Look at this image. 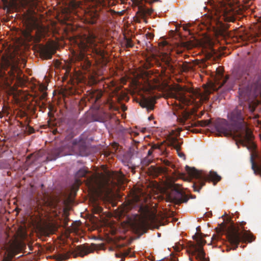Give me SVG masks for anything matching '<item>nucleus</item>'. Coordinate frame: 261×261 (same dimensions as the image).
Segmentation results:
<instances>
[{
    "instance_id": "nucleus-35",
    "label": "nucleus",
    "mask_w": 261,
    "mask_h": 261,
    "mask_svg": "<svg viewBox=\"0 0 261 261\" xmlns=\"http://www.w3.org/2000/svg\"><path fill=\"white\" fill-rule=\"evenodd\" d=\"M224 19V20L225 21H233L235 20V17H223Z\"/></svg>"
},
{
    "instance_id": "nucleus-15",
    "label": "nucleus",
    "mask_w": 261,
    "mask_h": 261,
    "mask_svg": "<svg viewBox=\"0 0 261 261\" xmlns=\"http://www.w3.org/2000/svg\"><path fill=\"white\" fill-rule=\"evenodd\" d=\"M139 103L141 107L146 108L149 111L153 110L155 99L153 97H143L139 100Z\"/></svg>"
},
{
    "instance_id": "nucleus-27",
    "label": "nucleus",
    "mask_w": 261,
    "mask_h": 261,
    "mask_svg": "<svg viewBox=\"0 0 261 261\" xmlns=\"http://www.w3.org/2000/svg\"><path fill=\"white\" fill-rule=\"evenodd\" d=\"M251 160L252 162V169L255 172H256V170H257L261 174V166L260 167H258L254 162L252 158H251Z\"/></svg>"
},
{
    "instance_id": "nucleus-6",
    "label": "nucleus",
    "mask_w": 261,
    "mask_h": 261,
    "mask_svg": "<svg viewBox=\"0 0 261 261\" xmlns=\"http://www.w3.org/2000/svg\"><path fill=\"white\" fill-rule=\"evenodd\" d=\"M19 60L11 55H3L0 58V79L6 81L7 79L6 71L10 67L8 73L10 76H14L15 72L19 70Z\"/></svg>"
},
{
    "instance_id": "nucleus-21",
    "label": "nucleus",
    "mask_w": 261,
    "mask_h": 261,
    "mask_svg": "<svg viewBox=\"0 0 261 261\" xmlns=\"http://www.w3.org/2000/svg\"><path fill=\"white\" fill-rule=\"evenodd\" d=\"M170 145L174 147L175 149L177 150V151H178L180 149V144L178 142L176 138L172 137L171 138L170 140Z\"/></svg>"
},
{
    "instance_id": "nucleus-47",
    "label": "nucleus",
    "mask_w": 261,
    "mask_h": 261,
    "mask_svg": "<svg viewBox=\"0 0 261 261\" xmlns=\"http://www.w3.org/2000/svg\"><path fill=\"white\" fill-rule=\"evenodd\" d=\"M139 17H133V20H135L136 19H137Z\"/></svg>"
},
{
    "instance_id": "nucleus-11",
    "label": "nucleus",
    "mask_w": 261,
    "mask_h": 261,
    "mask_svg": "<svg viewBox=\"0 0 261 261\" xmlns=\"http://www.w3.org/2000/svg\"><path fill=\"white\" fill-rule=\"evenodd\" d=\"M167 198L169 201L177 205L186 203L189 200V197L185 193L176 188L174 189V191L168 196Z\"/></svg>"
},
{
    "instance_id": "nucleus-4",
    "label": "nucleus",
    "mask_w": 261,
    "mask_h": 261,
    "mask_svg": "<svg viewBox=\"0 0 261 261\" xmlns=\"http://www.w3.org/2000/svg\"><path fill=\"white\" fill-rule=\"evenodd\" d=\"M226 237L232 247L227 246V251L231 249L236 250L240 242L246 243H251L255 240V237L250 231L240 232L239 229L231 224L226 228Z\"/></svg>"
},
{
    "instance_id": "nucleus-3",
    "label": "nucleus",
    "mask_w": 261,
    "mask_h": 261,
    "mask_svg": "<svg viewBox=\"0 0 261 261\" xmlns=\"http://www.w3.org/2000/svg\"><path fill=\"white\" fill-rule=\"evenodd\" d=\"M3 9L7 13L11 11H22L21 16H44V14H39L41 11L40 5L41 0H2Z\"/></svg>"
},
{
    "instance_id": "nucleus-14",
    "label": "nucleus",
    "mask_w": 261,
    "mask_h": 261,
    "mask_svg": "<svg viewBox=\"0 0 261 261\" xmlns=\"http://www.w3.org/2000/svg\"><path fill=\"white\" fill-rule=\"evenodd\" d=\"M55 53V50L54 47L50 45L42 46L40 48V55L45 59H50Z\"/></svg>"
},
{
    "instance_id": "nucleus-5",
    "label": "nucleus",
    "mask_w": 261,
    "mask_h": 261,
    "mask_svg": "<svg viewBox=\"0 0 261 261\" xmlns=\"http://www.w3.org/2000/svg\"><path fill=\"white\" fill-rule=\"evenodd\" d=\"M185 169L191 177L197 180V181L194 182L192 185L195 192H199L206 181H212L215 185L221 179V177L217 172L213 171H211L208 174H206L202 171L197 170L194 167H190L187 165L185 167Z\"/></svg>"
},
{
    "instance_id": "nucleus-25",
    "label": "nucleus",
    "mask_w": 261,
    "mask_h": 261,
    "mask_svg": "<svg viewBox=\"0 0 261 261\" xmlns=\"http://www.w3.org/2000/svg\"><path fill=\"white\" fill-rule=\"evenodd\" d=\"M139 11L141 12H142L144 15L145 14H151V10H150L148 8H146L145 7H143L142 5L141 4H139Z\"/></svg>"
},
{
    "instance_id": "nucleus-29",
    "label": "nucleus",
    "mask_w": 261,
    "mask_h": 261,
    "mask_svg": "<svg viewBox=\"0 0 261 261\" xmlns=\"http://www.w3.org/2000/svg\"><path fill=\"white\" fill-rule=\"evenodd\" d=\"M93 51L94 52L96 55L102 57L104 55V51L103 50L94 47L93 48Z\"/></svg>"
},
{
    "instance_id": "nucleus-46",
    "label": "nucleus",
    "mask_w": 261,
    "mask_h": 261,
    "mask_svg": "<svg viewBox=\"0 0 261 261\" xmlns=\"http://www.w3.org/2000/svg\"><path fill=\"white\" fill-rule=\"evenodd\" d=\"M201 16L205 17V16H211V15H208L207 14H204L203 15H202Z\"/></svg>"
},
{
    "instance_id": "nucleus-49",
    "label": "nucleus",
    "mask_w": 261,
    "mask_h": 261,
    "mask_svg": "<svg viewBox=\"0 0 261 261\" xmlns=\"http://www.w3.org/2000/svg\"><path fill=\"white\" fill-rule=\"evenodd\" d=\"M152 119V117L151 116L149 117V118H148V119H149V120H151V119Z\"/></svg>"
},
{
    "instance_id": "nucleus-23",
    "label": "nucleus",
    "mask_w": 261,
    "mask_h": 261,
    "mask_svg": "<svg viewBox=\"0 0 261 261\" xmlns=\"http://www.w3.org/2000/svg\"><path fill=\"white\" fill-rule=\"evenodd\" d=\"M89 173V171L85 168L80 169L76 173L77 177H85Z\"/></svg>"
},
{
    "instance_id": "nucleus-31",
    "label": "nucleus",
    "mask_w": 261,
    "mask_h": 261,
    "mask_svg": "<svg viewBox=\"0 0 261 261\" xmlns=\"http://www.w3.org/2000/svg\"><path fill=\"white\" fill-rule=\"evenodd\" d=\"M257 21L258 22L255 23L254 24V27L256 29H258L259 30H260L261 31V17H258Z\"/></svg>"
},
{
    "instance_id": "nucleus-56",
    "label": "nucleus",
    "mask_w": 261,
    "mask_h": 261,
    "mask_svg": "<svg viewBox=\"0 0 261 261\" xmlns=\"http://www.w3.org/2000/svg\"><path fill=\"white\" fill-rule=\"evenodd\" d=\"M245 224V222H242V224Z\"/></svg>"
},
{
    "instance_id": "nucleus-30",
    "label": "nucleus",
    "mask_w": 261,
    "mask_h": 261,
    "mask_svg": "<svg viewBox=\"0 0 261 261\" xmlns=\"http://www.w3.org/2000/svg\"><path fill=\"white\" fill-rule=\"evenodd\" d=\"M125 41L126 47H132L134 46V44L130 38L125 37Z\"/></svg>"
},
{
    "instance_id": "nucleus-51",
    "label": "nucleus",
    "mask_w": 261,
    "mask_h": 261,
    "mask_svg": "<svg viewBox=\"0 0 261 261\" xmlns=\"http://www.w3.org/2000/svg\"><path fill=\"white\" fill-rule=\"evenodd\" d=\"M183 28H184V29L185 30H187V29L186 28V27L184 26V27H183Z\"/></svg>"
},
{
    "instance_id": "nucleus-2",
    "label": "nucleus",
    "mask_w": 261,
    "mask_h": 261,
    "mask_svg": "<svg viewBox=\"0 0 261 261\" xmlns=\"http://www.w3.org/2000/svg\"><path fill=\"white\" fill-rule=\"evenodd\" d=\"M255 92V97L254 101L251 105L253 110L251 111L247 106L248 100L241 99L240 91H239V99L241 102V106L233 110L228 114V118L231 122V125L234 127L237 131V135L240 137V141L241 144L245 147H247L248 149H253L255 147V145L252 142L253 136L252 132L247 126L246 123L244 121L242 114V110H248L250 112L253 113L256 107L261 102L257 99L258 95H261V89L259 87L258 84Z\"/></svg>"
},
{
    "instance_id": "nucleus-12",
    "label": "nucleus",
    "mask_w": 261,
    "mask_h": 261,
    "mask_svg": "<svg viewBox=\"0 0 261 261\" xmlns=\"http://www.w3.org/2000/svg\"><path fill=\"white\" fill-rule=\"evenodd\" d=\"M210 25L213 28L219 30L220 31L224 32L228 29V25L222 22L218 18L220 17H206Z\"/></svg>"
},
{
    "instance_id": "nucleus-10",
    "label": "nucleus",
    "mask_w": 261,
    "mask_h": 261,
    "mask_svg": "<svg viewBox=\"0 0 261 261\" xmlns=\"http://www.w3.org/2000/svg\"><path fill=\"white\" fill-rule=\"evenodd\" d=\"M21 19L23 27H25L27 35H31L30 33L33 30H36L35 34L40 32L39 37L43 36L42 30L43 27L41 24V20L38 19L39 17H19Z\"/></svg>"
},
{
    "instance_id": "nucleus-37",
    "label": "nucleus",
    "mask_w": 261,
    "mask_h": 261,
    "mask_svg": "<svg viewBox=\"0 0 261 261\" xmlns=\"http://www.w3.org/2000/svg\"><path fill=\"white\" fill-rule=\"evenodd\" d=\"M157 1L158 0H140L139 1H138V3H140L142 1H144L146 3H153L154 2H155V1Z\"/></svg>"
},
{
    "instance_id": "nucleus-34",
    "label": "nucleus",
    "mask_w": 261,
    "mask_h": 261,
    "mask_svg": "<svg viewBox=\"0 0 261 261\" xmlns=\"http://www.w3.org/2000/svg\"><path fill=\"white\" fill-rule=\"evenodd\" d=\"M146 38L148 40H151L153 38L154 35L151 33H147L145 35Z\"/></svg>"
},
{
    "instance_id": "nucleus-33",
    "label": "nucleus",
    "mask_w": 261,
    "mask_h": 261,
    "mask_svg": "<svg viewBox=\"0 0 261 261\" xmlns=\"http://www.w3.org/2000/svg\"><path fill=\"white\" fill-rule=\"evenodd\" d=\"M191 68V66L189 65L187 63L184 64L182 67V69L184 71H187L190 70Z\"/></svg>"
},
{
    "instance_id": "nucleus-20",
    "label": "nucleus",
    "mask_w": 261,
    "mask_h": 261,
    "mask_svg": "<svg viewBox=\"0 0 261 261\" xmlns=\"http://www.w3.org/2000/svg\"><path fill=\"white\" fill-rule=\"evenodd\" d=\"M81 20L85 23L93 25L97 23L98 17H80Z\"/></svg>"
},
{
    "instance_id": "nucleus-42",
    "label": "nucleus",
    "mask_w": 261,
    "mask_h": 261,
    "mask_svg": "<svg viewBox=\"0 0 261 261\" xmlns=\"http://www.w3.org/2000/svg\"><path fill=\"white\" fill-rule=\"evenodd\" d=\"M76 182L77 185V189L79 188V186L82 184V181L80 180L76 179Z\"/></svg>"
},
{
    "instance_id": "nucleus-44",
    "label": "nucleus",
    "mask_w": 261,
    "mask_h": 261,
    "mask_svg": "<svg viewBox=\"0 0 261 261\" xmlns=\"http://www.w3.org/2000/svg\"><path fill=\"white\" fill-rule=\"evenodd\" d=\"M165 164L167 166H170V162L168 161H166L165 162Z\"/></svg>"
},
{
    "instance_id": "nucleus-36",
    "label": "nucleus",
    "mask_w": 261,
    "mask_h": 261,
    "mask_svg": "<svg viewBox=\"0 0 261 261\" xmlns=\"http://www.w3.org/2000/svg\"><path fill=\"white\" fill-rule=\"evenodd\" d=\"M40 90L42 91V92H44L45 91L46 89H47V87L46 86H45L43 84H41L40 86Z\"/></svg>"
},
{
    "instance_id": "nucleus-1",
    "label": "nucleus",
    "mask_w": 261,
    "mask_h": 261,
    "mask_svg": "<svg viewBox=\"0 0 261 261\" xmlns=\"http://www.w3.org/2000/svg\"><path fill=\"white\" fill-rule=\"evenodd\" d=\"M223 68L219 67L216 71L214 90L223 88L224 91H229L238 85L242 88H239L241 99L248 100L247 106L251 111L253 110L251 106L254 101L255 92L259 81L258 72L250 66H240L234 69L230 75L224 76Z\"/></svg>"
},
{
    "instance_id": "nucleus-52",
    "label": "nucleus",
    "mask_w": 261,
    "mask_h": 261,
    "mask_svg": "<svg viewBox=\"0 0 261 261\" xmlns=\"http://www.w3.org/2000/svg\"><path fill=\"white\" fill-rule=\"evenodd\" d=\"M55 18H57L58 20H60V19H59V18H60V17H55Z\"/></svg>"
},
{
    "instance_id": "nucleus-19",
    "label": "nucleus",
    "mask_w": 261,
    "mask_h": 261,
    "mask_svg": "<svg viewBox=\"0 0 261 261\" xmlns=\"http://www.w3.org/2000/svg\"><path fill=\"white\" fill-rule=\"evenodd\" d=\"M134 227L137 230H141L146 228L147 225L145 220L141 219L138 221L134 223Z\"/></svg>"
},
{
    "instance_id": "nucleus-26",
    "label": "nucleus",
    "mask_w": 261,
    "mask_h": 261,
    "mask_svg": "<svg viewBox=\"0 0 261 261\" xmlns=\"http://www.w3.org/2000/svg\"><path fill=\"white\" fill-rule=\"evenodd\" d=\"M196 123L200 126L205 127L209 126L211 124V121L209 120H203L198 121Z\"/></svg>"
},
{
    "instance_id": "nucleus-45",
    "label": "nucleus",
    "mask_w": 261,
    "mask_h": 261,
    "mask_svg": "<svg viewBox=\"0 0 261 261\" xmlns=\"http://www.w3.org/2000/svg\"><path fill=\"white\" fill-rule=\"evenodd\" d=\"M99 3H104L105 0H97Z\"/></svg>"
},
{
    "instance_id": "nucleus-55",
    "label": "nucleus",
    "mask_w": 261,
    "mask_h": 261,
    "mask_svg": "<svg viewBox=\"0 0 261 261\" xmlns=\"http://www.w3.org/2000/svg\"><path fill=\"white\" fill-rule=\"evenodd\" d=\"M167 62H168V64L169 63V61L168 60Z\"/></svg>"
},
{
    "instance_id": "nucleus-9",
    "label": "nucleus",
    "mask_w": 261,
    "mask_h": 261,
    "mask_svg": "<svg viewBox=\"0 0 261 261\" xmlns=\"http://www.w3.org/2000/svg\"><path fill=\"white\" fill-rule=\"evenodd\" d=\"M82 143L81 139L76 138L73 139L70 141L66 146L64 147L63 149H68L67 152L63 153L61 149H56L53 151L51 155L47 157V159L49 161L55 160L57 158L63 155H70L77 153Z\"/></svg>"
},
{
    "instance_id": "nucleus-22",
    "label": "nucleus",
    "mask_w": 261,
    "mask_h": 261,
    "mask_svg": "<svg viewBox=\"0 0 261 261\" xmlns=\"http://www.w3.org/2000/svg\"><path fill=\"white\" fill-rule=\"evenodd\" d=\"M69 255L68 253L58 254L54 256L57 261H62L69 258Z\"/></svg>"
},
{
    "instance_id": "nucleus-48",
    "label": "nucleus",
    "mask_w": 261,
    "mask_h": 261,
    "mask_svg": "<svg viewBox=\"0 0 261 261\" xmlns=\"http://www.w3.org/2000/svg\"><path fill=\"white\" fill-rule=\"evenodd\" d=\"M6 18H7V19L6 20H5V21H9L10 20V19H9V17H6Z\"/></svg>"
},
{
    "instance_id": "nucleus-18",
    "label": "nucleus",
    "mask_w": 261,
    "mask_h": 261,
    "mask_svg": "<svg viewBox=\"0 0 261 261\" xmlns=\"http://www.w3.org/2000/svg\"><path fill=\"white\" fill-rule=\"evenodd\" d=\"M102 93L101 91L94 90L90 94V97L94 103L97 102L101 97Z\"/></svg>"
},
{
    "instance_id": "nucleus-17",
    "label": "nucleus",
    "mask_w": 261,
    "mask_h": 261,
    "mask_svg": "<svg viewBox=\"0 0 261 261\" xmlns=\"http://www.w3.org/2000/svg\"><path fill=\"white\" fill-rule=\"evenodd\" d=\"M184 89L182 87L178 88V91L175 93L172 94V97L179 102H183L186 100V96L184 93Z\"/></svg>"
},
{
    "instance_id": "nucleus-38",
    "label": "nucleus",
    "mask_w": 261,
    "mask_h": 261,
    "mask_svg": "<svg viewBox=\"0 0 261 261\" xmlns=\"http://www.w3.org/2000/svg\"><path fill=\"white\" fill-rule=\"evenodd\" d=\"M168 43L166 41H163L160 43H159L160 46H162L163 47H166L168 45Z\"/></svg>"
},
{
    "instance_id": "nucleus-24",
    "label": "nucleus",
    "mask_w": 261,
    "mask_h": 261,
    "mask_svg": "<svg viewBox=\"0 0 261 261\" xmlns=\"http://www.w3.org/2000/svg\"><path fill=\"white\" fill-rule=\"evenodd\" d=\"M130 251L129 250H125L124 253H118L115 254V256L116 257H120L121 258V259L120 261H123L124 258L125 256H131V255L129 254Z\"/></svg>"
},
{
    "instance_id": "nucleus-41",
    "label": "nucleus",
    "mask_w": 261,
    "mask_h": 261,
    "mask_svg": "<svg viewBox=\"0 0 261 261\" xmlns=\"http://www.w3.org/2000/svg\"><path fill=\"white\" fill-rule=\"evenodd\" d=\"M20 117L21 118H22V117H26L27 114L26 113V112H23V111H21L20 112Z\"/></svg>"
},
{
    "instance_id": "nucleus-32",
    "label": "nucleus",
    "mask_w": 261,
    "mask_h": 261,
    "mask_svg": "<svg viewBox=\"0 0 261 261\" xmlns=\"http://www.w3.org/2000/svg\"><path fill=\"white\" fill-rule=\"evenodd\" d=\"M158 148H159V146L157 145H154L153 146H152V147L148 151L147 157L150 158V156L152 154L153 150Z\"/></svg>"
},
{
    "instance_id": "nucleus-13",
    "label": "nucleus",
    "mask_w": 261,
    "mask_h": 261,
    "mask_svg": "<svg viewBox=\"0 0 261 261\" xmlns=\"http://www.w3.org/2000/svg\"><path fill=\"white\" fill-rule=\"evenodd\" d=\"M86 184L90 190L93 191H96L101 187V184L97 177L94 174L87 177Z\"/></svg>"
},
{
    "instance_id": "nucleus-57",
    "label": "nucleus",
    "mask_w": 261,
    "mask_h": 261,
    "mask_svg": "<svg viewBox=\"0 0 261 261\" xmlns=\"http://www.w3.org/2000/svg\"><path fill=\"white\" fill-rule=\"evenodd\" d=\"M2 117V116H1V115H0V118Z\"/></svg>"
},
{
    "instance_id": "nucleus-54",
    "label": "nucleus",
    "mask_w": 261,
    "mask_h": 261,
    "mask_svg": "<svg viewBox=\"0 0 261 261\" xmlns=\"http://www.w3.org/2000/svg\"><path fill=\"white\" fill-rule=\"evenodd\" d=\"M15 16L17 17V16H18L17 15V14H16Z\"/></svg>"
},
{
    "instance_id": "nucleus-28",
    "label": "nucleus",
    "mask_w": 261,
    "mask_h": 261,
    "mask_svg": "<svg viewBox=\"0 0 261 261\" xmlns=\"http://www.w3.org/2000/svg\"><path fill=\"white\" fill-rule=\"evenodd\" d=\"M152 158L149 157H146L143 159L141 163L143 166H148L151 162Z\"/></svg>"
},
{
    "instance_id": "nucleus-39",
    "label": "nucleus",
    "mask_w": 261,
    "mask_h": 261,
    "mask_svg": "<svg viewBox=\"0 0 261 261\" xmlns=\"http://www.w3.org/2000/svg\"><path fill=\"white\" fill-rule=\"evenodd\" d=\"M27 127L29 128V130L28 131H29V133L30 134H32V133H33L34 132V129L32 127H31V126H29V125H27Z\"/></svg>"
},
{
    "instance_id": "nucleus-50",
    "label": "nucleus",
    "mask_w": 261,
    "mask_h": 261,
    "mask_svg": "<svg viewBox=\"0 0 261 261\" xmlns=\"http://www.w3.org/2000/svg\"><path fill=\"white\" fill-rule=\"evenodd\" d=\"M191 198H195L196 197L195 196H191Z\"/></svg>"
},
{
    "instance_id": "nucleus-16",
    "label": "nucleus",
    "mask_w": 261,
    "mask_h": 261,
    "mask_svg": "<svg viewBox=\"0 0 261 261\" xmlns=\"http://www.w3.org/2000/svg\"><path fill=\"white\" fill-rule=\"evenodd\" d=\"M97 248V245L94 244H91L90 246H84L79 247L78 251L79 255L81 257H83L89 253L93 252L94 250H96Z\"/></svg>"
},
{
    "instance_id": "nucleus-40",
    "label": "nucleus",
    "mask_w": 261,
    "mask_h": 261,
    "mask_svg": "<svg viewBox=\"0 0 261 261\" xmlns=\"http://www.w3.org/2000/svg\"><path fill=\"white\" fill-rule=\"evenodd\" d=\"M12 257V256L8 254L7 256H5L4 257V259L5 260V261H11Z\"/></svg>"
},
{
    "instance_id": "nucleus-7",
    "label": "nucleus",
    "mask_w": 261,
    "mask_h": 261,
    "mask_svg": "<svg viewBox=\"0 0 261 261\" xmlns=\"http://www.w3.org/2000/svg\"><path fill=\"white\" fill-rule=\"evenodd\" d=\"M204 235L202 233H196L193 236V239L196 241V244L189 242L187 245V252L191 256H195L197 259L200 261H205V254L203 249V246L206 243L203 239Z\"/></svg>"
},
{
    "instance_id": "nucleus-53",
    "label": "nucleus",
    "mask_w": 261,
    "mask_h": 261,
    "mask_svg": "<svg viewBox=\"0 0 261 261\" xmlns=\"http://www.w3.org/2000/svg\"><path fill=\"white\" fill-rule=\"evenodd\" d=\"M199 228H200L199 227H197V230H198V229H199Z\"/></svg>"
},
{
    "instance_id": "nucleus-8",
    "label": "nucleus",
    "mask_w": 261,
    "mask_h": 261,
    "mask_svg": "<svg viewBox=\"0 0 261 261\" xmlns=\"http://www.w3.org/2000/svg\"><path fill=\"white\" fill-rule=\"evenodd\" d=\"M213 126L219 136L223 135L225 137H231L237 140H236V144L238 145V143L241 144L240 141V137L237 135V131L232 125L228 123L226 120L218 118L214 122Z\"/></svg>"
},
{
    "instance_id": "nucleus-43",
    "label": "nucleus",
    "mask_w": 261,
    "mask_h": 261,
    "mask_svg": "<svg viewBox=\"0 0 261 261\" xmlns=\"http://www.w3.org/2000/svg\"><path fill=\"white\" fill-rule=\"evenodd\" d=\"M108 105H109V107L110 109L113 108L114 106H113V102H110V103H109Z\"/></svg>"
}]
</instances>
